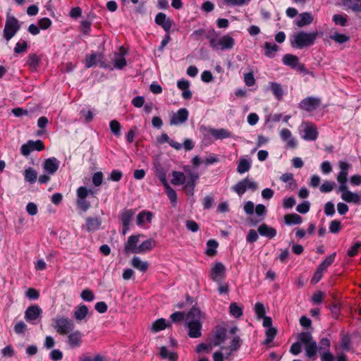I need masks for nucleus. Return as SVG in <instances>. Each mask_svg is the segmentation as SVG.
Segmentation results:
<instances>
[{
	"label": "nucleus",
	"instance_id": "4468645a",
	"mask_svg": "<svg viewBox=\"0 0 361 361\" xmlns=\"http://www.w3.org/2000/svg\"><path fill=\"white\" fill-rule=\"evenodd\" d=\"M188 115L189 113L186 109H180L176 113L171 116L170 125L178 126L185 123L188 118Z\"/></svg>",
	"mask_w": 361,
	"mask_h": 361
},
{
	"label": "nucleus",
	"instance_id": "f3484780",
	"mask_svg": "<svg viewBox=\"0 0 361 361\" xmlns=\"http://www.w3.org/2000/svg\"><path fill=\"white\" fill-rule=\"evenodd\" d=\"M281 139L289 148H295L297 146V140L293 136L292 133L287 128H283L279 132Z\"/></svg>",
	"mask_w": 361,
	"mask_h": 361
},
{
	"label": "nucleus",
	"instance_id": "a19ab883",
	"mask_svg": "<svg viewBox=\"0 0 361 361\" xmlns=\"http://www.w3.org/2000/svg\"><path fill=\"white\" fill-rule=\"evenodd\" d=\"M167 324L164 319H159L153 322L151 329L153 332H158L166 328Z\"/></svg>",
	"mask_w": 361,
	"mask_h": 361
},
{
	"label": "nucleus",
	"instance_id": "4c0bfd02",
	"mask_svg": "<svg viewBox=\"0 0 361 361\" xmlns=\"http://www.w3.org/2000/svg\"><path fill=\"white\" fill-rule=\"evenodd\" d=\"M282 61L285 65L294 68L298 65L299 59L295 55L287 54L283 56Z\"/></svg>",
	"mask_w": 361,
	"mask_h": 361
},
{
	"label": "nucleus",
	"instance_id": "5701e85b",
	"mask_svg": "<svg viewBox=\"0 0 361 361\" xmlns=\"http://www.w3.org/2000/svg\"><path fill=\"white\" fill-rule=\"evenodd\" d=\"M314 18L309 12L302 13L299 15L298 19L295 22V25L299 27L308 25L313 22Z\"/></svg>",
	"mask_w": 361,
	"mask_h": 361
},
{
	"label": "nucleus",
	"instance_id": "9b49d317",
	"mask_svg": "<svg viewBox=\"0 0 361 361\" xmlns=\"http://www.w3.org/2000/svg\"><path fill=\"white\" fill-rule=\"evenodd\" d=\"M44 147L41 140L32 141L30 140L27 143L22 145L20 152L24 156H28L31 152L34 150L41 151L44 149Z\"/></svg>",
	"mask_w": 361,
	"mask_h": 361
},
{
	"label": "nucleus",
	"instance_id": "ea45409f",
	"mask_svg": "<svg viewBox=\"0 0 361 361\" xmlns=\"http://www.w3.org/2000/svg\"><path fill=\"white\" fill-rule=\"evenodd\" d=\"M250 163L245 158H240L238 162L237 171L239 173H244L250 170Z\"/></svg>",
	"mask_w": 361,
	"mask_h": 361
},
{
	"label": "nucleus",
	"instance_id": "cd10ccee",
	"mask_svg": "<svg viewBox=\"0 0 361 361\" xmlns=\"http://www.w3.org/2000/svg\"><path fill=\"white\" fill-rule=\"evenodd\" d=\"M132 266L137 270L145 272L149 267V264L146 261H142L138 257H133L131 261Z\"/></svg>",
	"mask_w": 361,
	"mask_h": 361
},
{
	"label": "nucleus",
	"instance_id": "6e6552de",
	"mask_svg": "<svg viewBox=\"0 0 361 361\" xmlns=\"http://www.w3.org/2000/svg\"><path fill=\"white\" fill-rule=\"evenodd\" d=\"M257 189V183L247 178L239 181L233 187V191L235 192L239 196H242L247 190L255 191Z\"/></svg>",
	"mask_w": 361,
	"mask_h": 361
},
{
	"label": "nucleus",
	"instance_id": "49530a36",
	"mask_svg": "<svg viewBox=\"0 0 361 361\" xmlns=\"http://www.w3.org/2000/svg\"><path fill=\"white\" fill-rule=\"evenodd\" d=\"M305 347L307 356L310 358L313 357L314 359L317 350V343L315 341H312L310 344L305 345Z\"/></svg>",
	"mask_w": 361,
	"mask_h": 361
},
{
	"label": "nucleus",
	"instance_id": "aec40b11",
	"mask_svg": "<svg viewBox=\"0 0 361 361\" xmlns=\"http://www.w3.org/2000/svg\"><path fill=\"white\" fill-rule=\"evenodd\" d=\"M60 161L55 157L45 159L43 164V169L49 174H54L59 168Z\"/></svg>",
	"mask_w": 361,
	"mask_h": 361
},
{
	"label": "nucleus",
	"instance_id": "39448f33",
	"mask_svg": "<svg viewBox=\"0 0 361 361\" xmlns=\"http://www.w3.org/2000/svg\"><path fill=\"white\" fill-rule=\"evenodd\" d=\"M209 44L214 49H231L235 44V39L228 35L222 36L220 38H209Z\"/></svg>",
	"mask_w": 361,
	"mask_h": 361
},
{
	"label": "nucleus",
	"instance_id": "37998d69",
	"mask_svg": "<svg viewBox=\"0 0 361 361\" xmlns=\"http://www.w3.org/2000/svg\"><path fill=\"white\" fill-rule=\"evenodd\" d=\"M264 49H266L265 54L267 56L271 58L274 56L275 53L278 51L279 47L275 44L270 42L264 43Z\"/></svg>",
	"mask_w": 361,
	"mask_h": 361
},
{
	"label": "nucleus",
	"instance_id": "58836bf2",
	"mask_svg": "<svg viewBox=\"0 0 361 361\" xmlns=\"http://www.w3.org/2000/svg\"><path fill=\"white\" fill-rule=\"evenodd\" d=\"M25 180L30 183H33L36 181L37 173L35 170L32 168H29L25 170L24 172Z\"/></svg>",
	"mask_w": 361,
	"mask_h": 361
},
{
	"label": "nucleus",
	"instance_id": "dca6fc26",
	"mask_svg": "<svg viewBox=\"0 0 361 361\" xmlns=\"http://www.w3.org/2000/svg\"><path fill=\"white\" fill-rule=\"evenodd\" d=\"M142 235H130L127 242L125 244L124 250L126 253H135L138 254V245L137 243L140 241V238Z\"/></svg>",
	"mask_w": 361,
	"mask_h": 361
},
{
	"label": "nucleus",
	"instance_id": "c9c22d12",
	"mask_svg": "<svg viewBox=\"0 0 361 361\" xmlns=\"http://www.w3.org/2000/svg\"><path fill=\"white\" fill-rule=\"evenodd\" d=\"M171 183L174 185H182L185 183L186 177L183 172L173 171Z\"/></svg>",
	"mask_w": 361,
	"mask_h": 361
},
{
	"label": "nucleus",
	"instance_id": "a18cd8bd",
	"mask_svg": "<svg viewBox=\"0 0 361 361\" xmlns=\"http://www.w3.org/2000/svg\"><path fill=\"white\" fill-rule=\"evenodd\" d=\"M218 243L215 240H209L207 243L206 254L209 256H213L216 252Z\"/></svg>",
	"mask_w": 361,
	"mask_h": 361
},
{
	"label": "nucleus",
	"instance_id": "a878e982",
	"mask_svg": "<svg viewBox=\"0 0 361 361\" xmlns=\"http://www.w3.org/2000/svg\"><path fill=\"white\" fill-rule=\"evenodd\" d=\"M125 52L124 51L121 49V51L119 53H115L114 54V58L113 59L114 63V68L117 69H122L126 66V61L124 58Z\"/></svg>",
	"mask_w": 361,
	"mask_h": 361
},
{
	"label": "nucleus",
	"instance_id": "09e8293b",
	"mask_svg": "<svg viewBox=\"0 0 361 361\" xmlns=\"http://www.w3.org/2000/svg\"><path fill=\"white\" fill-rule=\"evenodd\" d=\"M111 133L116 137L121 135V124L116 120H112L109 123Z\"/></svg>",
	"mask_w": 361,
	"mask_h": 361
},
{
	"label": "nucleus",
	"instance_id": "bf43d9fd",
	"mask_svg": "<svg viewBox=\"0 0 361 361\" xmlns=\"http://www.w3.org/2000/svg\"><path fill=\"white\" fill-rule=\"evenodd\" d=\"M255 311L258 319H262L265 316L264 306L261 302H257L255 305Z\"/></svg>",
	"mask_w": 361,
	"mask_h": 361
},
{
	"label": "nucleus",
	"instance_id": "6ab92c4d",
	"mask_svg": "<svg viewBox=\"0 0 361 361\" xmlns=\"http://www.w3.org/2000/svg\"><path fill=\"white\" fill-rule=\"evenodd\" d=\"M155 23L161 26L164 31L169 32L173 25V20L167 18L164 13H159L155 17Z\"/></svg>",
	"mask_w": 361,
	"mask_h": 361
},
{
	"label": "nucleus",
	"instance_id": "3c124183",
	"mask_svg": "<svg viewBox=\"0 0 361 361\" xmlns=\"http://www.w3.org/2000/svg\"><path fill=\"white\" fill-rule=\"evenodd\" d=\"M224 1L228 6H243L247 5L251 0H224Z\"/></svg>",
	"mask_w": 361,
	"mask_h": 361
},
{
	"label": "nucleus",
	"instance_id": "7ed1b4c3",
	"mask_svg": "<svg viewBox=\"0 0 361 361\" xmlns=\"http://www.w3.org/2000/svg\"><path fill=\"white\" fill-rule=\"evenodd\" d=\"M53 326L60 335H66L74 329L75 324L68 317L56 316L53 319Z\"/></svg>",
	"mask_w": 361,
	"mask_h": 361
},
{
	"label": "nucleus",
	"instance_id": "1a4fd4ad",
	"mask_svg": "<svg viewBox=\"0 0 361 361\" xmlns=\"http://www.w3.org/2000/svg\"><path fill=\"white\" fill-rule=\"evenodd\" d=\"M300 130L303 133L302 138L305 140L314 141L318 137L317 128L311 123L303 122L300 126Z\"/></svg>",
	"mask_w": 361,
	"mask_h": 361
},
{
	"label": "nucleus",
	"instance_id": "0e129e2a",
	"mask_svg": "<svg viewBox=\"0 0 361 361\" xmlns=\"http://www.w3.org/2000/svg\"><path fill=\"white\" fill-rule=\"evenodd\" d=\"M330 341L328 338H323L319 343V349L321 353L329 350Z\"/></svg>",
	"mask_w": 361,
	"mask_h": 361
},
{
	"label": "nucleus",
	"instance_id": "e2e57ef3",
	"mask_svg": "<svg viewBox=\"0 0 361 361\" xmlns=\"http://www.w3.org/2000/svg\"><path fill=\"white\" fill-rule=\"evenodd\" d=\"M310 207V202L307 201H305L297 206L296 211L300 214H306L309 212Z\"/></svg>",
	"mask_w": 361,
	"mask_h": 361
},
{
	"label": "nucleus",
	"instance_id": "2f4dec72",
	"mask_svg": "<svg viewBox=\"0 0 361 361\" xmlns=\"http://www.w3.org/2000/svg\"><path fill=\"white\" fill-rule=\"evenodd\" d=\"M135 212L133 209H124L120 214L123 226H129Z\"/></svg>",
	"mask_w": 361,
	"mask_h": 361
},
{
	"label": "nucleus",
	"instance_id": "473e14b6",
	"mask_svg": "<svg viewBox=\"0 0 361 361\" xmlns=\"http://www.w3.org/2000/svg\"><path fill=\"white\" fill-rule=\"evenodd\" d=\"M159 355L163 359H168L169 361H177L178 355L176 353L171 352L165 346L160 348Z\"/></svg>",
	"mask_w": 361,
	"mask_h": 361
},
{
	"label": "nucleus",
	"instance_id": "412c9836",
	"mask_svg": "<svg viewBox=\"0 0 361 361\" xmlns=\"http://www.w3.org/2000/svg\"><path fill=\"white\" fill-rule=\"evenodd\" d=\"M102 225V220L97 217H87L85 219V228L88 232H94L99 229Z\"/></svg>",
	"mask_w": 361,
	"mask_h": 361
},
{
	"label": "nucleus",
	"instance_id": "2eb2a0df",
	"mask_svg": "<svg viewBox=\"0 0 361 361\" xmlns=\"http://www.w3.org/2000/svg\"><path fill=\"white\" fill-rule=\"evenodd\" d=\"M321 101L319 98L310 97L302 99L299 105L300 109L310 112L319 107Z\"/></svg>",
	"mask_w": 361,
	"mask_h": 361
},
{
	"label": "nucleus",
	"instance_id": "423d86ee",
	"mask_svg": "<svg viewBox=\"0 0 361 361\" xmlns=\"http://www.w3.org/2000/svg\"><path fill=\"white\" fill-rule=\"evenodd\" d=\"M337 192L341 193V199L345 202L355 204H361V194L350 191L347 185L338 186Z\"/></svg>",
	"mask_w": 361,
	"mask_h": 361
},
{
	"label": "nucleus",
	"instance_id": "052dcab7",
	"mask_svg": "<svg viewBox=\"0 0 361 361\" xmlns=\"http://www.w3.org/2000/svg\"><path fill=\"white\" fill-rule=\"evenodd\" d=\"M226 339L225 332L223 331H217L215 336V339L214 341V345L215 346L220 345L222 343L224 342Z\"/></svg>",
	"mask_w": 361,
	"mask_h": 361
},
{
	"label": "nucleus",
	"instance_id": "de8ad7c7",
	"mask_svg": "<svg viewBox=\"0 0 361 361\" xmlns=\"http://www.w3.org/2000/svg\"><path fill=\"white\" fill-rule=\"evenodd\" d=\"M298 338L299 341L300 343H303L305 345L310 344V343L314 341L312 339V336L310 332L300 333L298 335Z\"/></svg>",
	"mask_w": 361,
	"mask_h": 361
},
{
	"label": "nucleus",
	"instance_id": "338daca9",
	"mask_svg": "<svg viewBox=\"0 0 361 361\" xmlns=\"http://www.w3.org/2000/svg\"><path fill=\"white\" fill-rule=\"evenodd\" d=\"M330 37L338 43H343L349 39V37L346 35L339 33H334V35H331Z\"/></svg>",
	"mask_w": 361,
	"mask_h": 361
},
{
	"label": "nucleus",
	"instance_id": "774afa93",
	"mask_svg": "<svg viewBox=\"0 0 361 361\" xmlns=\"http://www.w3.org/2000/svg\"><path fill=\"white\" fill-rule=\"evenodd\" d=\"M324 211L326 216H333L335 213L334 204L331 202H326Z\"/></svg>",
	"mask_w": 361,
	"mask_h": 361
},
{
	"label": "nucleus",
	"instance_id": "a211bd4d",
	"mask_svg": "<svg viewBox=\"0 0 361 361\" xmlns=\"http://www.w3.org/2000/svg\"><path fill=\"white\" fill-rule=\"evenodd\" d=\"M67 335V343L71 348H78L81 345L82 334L80 331H72Z\"/></svg>",
	"mask_w": 361,
	"mask_h": 361
},
{
	"label": "nucleus",
	"instance_id": "6e6d98bb",
	"mask_svg": "<svg viewBox=\"0 0 361 361\" xmlns=\"http://www.w3.org/2000/svg\"><path fill=\"white\" fill-rule=\"evenodd\" d=\"M229 309H230V313L235 317H237V318L240 317L243 314L241 307L238 306L235 302L231 303L230 305Z\"/></svg>",
	"mask_w": 361,
	"mask_h": 361
},
{
	"label": "nucleus",
	"instance_id": "79ce46f5",
	"mask_svg": "<svg viewBox=\"0 0 361 361\" xmlns=\"http://www.w3.org/2000/svg\"><path fill=\"white\" fill-rule=\"evenodd\" d=\"M336 257V252L327 256L326 259L318 267L321 270L325 271L329 267H330L334 262Z\"/></svg>",
	"mask_w": 361,
	"mask_h": 361
},
{
	"label": "nucleus",
	"instance_id": "ddd939ff",
	"mask_svg": "<svg viewBox=\"0 0 361 361\" xmlns=\"http://www.w3.org/2000/svg\"><path fill=\"white\" fill-rule=\"evenodd\" d=\"M338 166L340 172L336 178L337 181L339 183V186H345L347 185L348 170L350 169L351 166L345 161H341L338 162Z\"/></svg>",
	"mask_w": 361,
	"mask_h": 361
},
{
	"label": "nucleus",
	"instance_id": "f03ea898",
	"mask_svg": "<svg viewBox=\"0 0 361 361\" xmlns=\"http://www.w3.org/2000/svg\"><path fill=\"white\" fill-rule=\"evenodd\" d=\"M187 325L189 329L188 335L191 338H198L201 336L202 314L197 307H192L186 317Z\"/></svg>",
	"mask_w": 361,
	"mask_h": 361
},
{
	"label": "nucleus",
	"instance_id": "20e7f679",
	"mask_svg": "<svg viewBox=\"0 0 361 361\" xmlns=\"http://www.w3.org/2000/svg\"><path fill=\"white\" fill-rule=\"evenodd\" d=\"M20 28L19 21L14 16L7 15L5 27L4 29V37L7 42L10 41Z\"/></svg>",
	"mask_w": 361,
	"mask_h": 361
},
{
	"label": "nucleus",
	"instance_id": "c03bdc74",
	"mask_svg": "<svg viewBox=\"0 0 361 361\" xmlns=\"http://www.w3.org/2000/svg\"><path fill=\"white\" fill-rule=\"evenodd\" d=\"M190 181L185 186V188H190V191L188 192L189 195H193V190L195 186V181L199 178V175L197 173H190Z\"/></svg>",
	"mask_w": 361,
	"mask_h": 361
},
{
	"label": "nucleus",
	"instance_id": "4d7b16f0",
	"mask_svg": "<svg viewBox=\"0 0 361 361\" xmlns=\"http://www.w3.org/2000/svg\"><path fill=\"white\" fill-rule=\"evenodd\" d=\"M39 57L35 54H32L28 56L27 64L32 68H36L39 63Z\"/></svg>",
	"mask_w": 361,
	"mask_h": 361
},
{
	"label": "nucleus",
	"instance_id": "8fccbe9b",
	"mask_svg": "<svg viewBox=\"0 0 361 361\" xmlns=\"http://www.w3.org/2000/svg\"><path fill=\"white\" fill-rule=\"evenodd\" d=\"M336 183L334 181L326 180L320 186L319 190L322 192H330L334 189Z\"/></svg>",
	"mask_w": 361,
	"mask_h": 361
},
{
	"label": "nucleus",
	"instance_id": "0eeeda50",
	"mask_svg": "<svg viewBox=\"0 0 361 361\" xmlns=\"http://www.w3.org/2000/svg\"><path fill=\"white\" fill-rule=\"evenodd\" d=\"M42 310L37 305L29 306L25 312V319L32 324L42 319Z\"/></svg>",
	"mask_w": 361,
	"mask_h": 361
},
{
	"label": "nucleus",
	"instance_id": "393cba45",
	"mask_svg": "<svg viewBox=\"0 0 361 361\" xmlns=\"http://www.w3.org/2000/svg\"><path fill=\"white\" fill-rule=\"evenodd\" d=\"M87 314V307L85 305H80L75 308L73 317L77 322H80L85 319Z\"/></svg>",
	"mask_w": 361,
	"mask_h": 361
},
{
	"label": "nucleus",
	"instance_id": "f8f14e48",
	"mask_svg": "<svg viewBox=\"0 0 361 361\" xmlns=\"http://www.w3.org/2000/svg\"><path fill=\"white\" fill-rule=\"evenodd\" d=\"M241 345V339L238 335H234L232 336L231 341H230V345L226 346H222L221 349L225 351V358L228 359L229 358L232 354L237 351Z\"/></svg>",
	"mask_w": 361,
	"mask_h": 361
},
{
	"label": "nucleus",
	"instance_id": "69168bd1",
	"mask_svg": "<svg viewBox=\"0 0 361 361\" xmlns=\"http://www.w3.org/2000/svg\"><path fill=\"white\" fill-rule=\"evenodd\" d=\"M341 222L338 220H334L330 223L329 231L332 233H337L341 231Z\"/></svg>",
	"mask_w": 361,
	"mask_h": 361
},
{
	"label": "nucleus",
	"instance_id": "f704fd0d",
	"mask_svg": "<svg viewBox=\"0 0 361 361\" xmlns=\"http://www.w3.org/2000/svg\"><path fill=\"white\" fill-rule=\"evenodd\" d=\"M302 221V217L297 214H290L284 216V221L287 225L300 224Z\"/></svg>",
	"mask_w": 361,
	"mask_h": 361
},
{
	"label": "nucleus",
	"instance_id": "c756f323",
	"mask_svg": "<svg viewBox=\"0 0 361 361\" xmlns=\"http://www.w3.org/2000/svg\"><path fill=\"white\" fill-rule=\"evenodd\" d=\"M102 56L100 54H91L87 55L85 58V66L87 68H90L93 66L97 64L99 61L102 59Z\"/></svg>",
	"mask_w": 361,
	"mask_h": 361
},
{
	"label": "nucleus",
	"instance_id": "13d9d810",
	"mask_svg": "<svg viewBox=\"0 0 361 361\" xmlns=\"http://www.w3.org/2000/svg\"><path fill=\"white\" fill-rule=\"evenodd\" d=\"M80 297L83 300L87 302H91L94 299V293H92V290H90L88 288L85 289L82 291Z\"/></svg>",
	"mask_w": 361,
	"mask_h": 361
},
{
	"label": "nucleus",
	"instance_id": "e433bc0d",
	"mask_svg": "<svg viewBox=\"0 0 361 361\" xmlns=\"http://www.w3.org/2000/svg\"><path fill=\"white\" fill-rule=\"evenodd\" d=\"M344 6L354 11H361V0H342Z\"/></svg>",
	"mask_w": 361,
	"mask_h": 361
},
{
	"label": "nucleus",
	"instance_id": "72a5a7b5",
	"mask_svg": "<svg viewBox=\"0 0 361 361\" xmlns=\"http://www.w3.org/2000/svg\"><path fill=\"white\" fill-rule=\"evenodd\" d=\"M269 85L270 90L272 91L275 97L278 100H281V99L283 96V90L282 89L281 85L277 82H269Z\"/></svg>",
	"mask_w": 361,
	"mask_h": 361
},
{
	"label": "nucleus",
	"instance_id": "864d4df0",
	"mask_svg": "<svg viewBox=\"0 0 361 361\" xmlns=\"http://www.w3.org/2000/svg\"><path fill=\"white\" fill-rule=\"evenodd\" d=\"M276 329L274 327L267 329L266 331V339L264 341V343H270L276 335Z\"/></svg>",
	"mask_w": 361,
	"mask_h": 361
},
{
	"label": "nucleus",
	"instance_id": "4be33fe9",
	"mask_svg": "<svg viewBox=\"0 0 361 361\" xmlns=\"http://www.w3.org/2000/svg\"><path fill=\"white\" fill-rule=\"evenodd\" d=\"M209 132L216 140H222L232 137V133L224 128H210Z\"/></svg>",
	"mask_w": 361,
	"mask_h": 361
},
{
	"label": "nucleus",
	"instance_id": "bb28decb",
	"mask_svg": "<svg viewBox=\"0 0 361 361\" xmlns=\"http://www.w3.org/2000/svg\"><path fill=\"white\" fill-rule=\"evenodd\" d=\"M156 246V241L152 238H149L143 241L138 245V254L145 253L150 251Z\"/></svg>",
	"mask_w": 361,
	"mask_h": 361
},
{
	"label": "nucleus",
	"instance_id": "7c9ffc66",
	"mask_svg": "<svg viewBox=\"0 0 361 361\" xmlns=\"http://www.w3.org/2000/svg\"><path fill=\"white\" fill-rule=\"evenodd\" d=\"M280 180L284 183H288L287 186L290 190H294L297 188V183L294 180L293 175L291 173H283L281 177Z\"/></svg>",
	"mask_w": 361,
	"mask_h": 361
},
{
	"label": "nucleus",
	"instance_id": "f257e3e1",
	"mask_svg": "<svg viewBox=\"0 0 361 361\" xmlns=\"http://www.w3.org/2000/svg\"><path fill=\"white\" fill-rule=\"evenodd\" d=\"M318 36L317 32H307L300 31L293 34L290 38V43L292 47L296 49H303L312 46Z\"/></svg>",
	"mask_w": 361,
	"mask_h": 361
},
{
	"label": "nucleus",
	"instance_id": "c85d7f7f",
	"mask_svg": "<svg viewBox=\"0 0 361 361\" xmlns=\"http://www.w3.org/2000/svg\"><path fill=\"white\" fill-rule=\"evenodd\" d=\"M153 216L151 212L142 211L137 216L136 222L138 226H142L145 222L150 223Z\"/></svg>",
	"mask_w": 361,
	"mask_h": 361
},
{
	"label": "nucleus",
	"instance_id": "603ef678",
	"mask_svg": "<svg viewBox=\"0 0 361 361\" xmlns=\"http://www.w3.org/2000/svg\"><path fill=\"white\" fill-rule=\"evenodd\" d=\"M93 192L90 189H87L85 187L81 186L77 189V197L78 199H86L89 194H92Z\"/></svg>",
	"mask_w": 361,
	"mask_h": 361
},
{
	"label": "nucleus",
	"instance_id": "b1692460",
	"mask_svg": "<svg viewBox=\"0 0 361 361\" xmlns=\"http://www.w3.org/2000/svg\"><path fill=\"white\" fill-rule=\"evenodd\" d=\"M259 233L268 238H273L276 235V230L266 224H263L258 227Z\"/></svg>",
	"mask_w": 361,
	"mask_h": 361
},
{
	"label": "nucleus",
	"instance_id": "680f3d73",
	"mask_svg": "<svg viewBox=\"0 0 361 361\" xmlns=\"http://www.w3.org/2000/svg\"><path fill=\"white\" fill-rule=\"evenodd\" d=\"M103 173L100 171L96 172L92 176V183L94 186H100L103 181Z\"/></svg>",
	"mask_w": 361,
	"mask_h": 361
},
{
	"label": "nucleus",
	"instance_id": "5fc2aeb1",
	"mask_svg": "<svg viewBox=\"0 0 361 361\" xmlns=\"http://www.w3.org/2000/svg\"><path fill=\"white\" fill-rule=\"evenodd\" d=\"M165 190L171 203L173 204V206H175L177 200V195L176 191L171 186L166 187L165 188Z\"/></svg>",
	"mask_w": 361,
	"mask_h": 361
},
{
	"label": "nucleus",
	"instance_id": "9d476101",
	"mask_svg": "<svg viewBox=\"0 0 361 361\" xmlns=\"http://www.w3.org/2000/svg\"><path fill=\"white\" fill-rule=\"evenodd\" d=\"M226 276V267L221 262H216L211 269L210 277L216 283H221Z\"/></svg>",
	"mask_w": 361,
	"mask_h": 361
}]
</instances>
